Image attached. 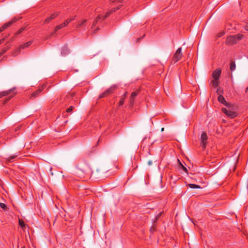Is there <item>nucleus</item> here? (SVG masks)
<instances>
[{"label":"nucleus","instance_id":"1","mask_svg":"<svg viewBox=\"0 0 248 248\" xmlns=\"http://www.w3.org/2000/svg\"><path fill=\"white\" fill-rule=\"evenodd\" d=\"M120 3H121V2H120L119 0H110L109 4H110V6L115 7L112 8L111 10L106 13L104 12V10H102L101 7H98L97 8H96L95 10V13L97 15V18L96 20L94 21V22L93 23L92 28L95 26L96 24L98 22L99 20H104L111 13L119 9L120 8V7L122 6V5L120 4Z\"/></svg>","mask_w":248,"mask_h":248},{"label":"nucleus","instance_id":"2","mask_svg":"<svg viewBox=\"0 0 248 248\" xmlns=\"http://www.w3.org/2000/svg\"><path fill=\"white\" fill-rule=\"evenodd\" d=\"M226 108H222V111L228 117L231 118H233L236 117L237 113L236 110L237 107L230 103L226 106Z\"/></svg>","mask_w":248,"mask_h":248},{"label":"nucleus","instance_id":"3","mask_svg":"<svg viewBox=\"0 0 248 248\" xmlns=\"http://www.w3.org/2000/svg\"><path fill=\"white\" fill-rule=\"evenodd\" d=\"M243 37V35L241 34H236L231 35L227 37L226 39V43L229 45H232L236 44L237 41L242 39Z\"/></svg>","mask_w":248,"mask_h":248},{"label":"nucleus","instance_id":"4","mask_svg":"<svg viewBox=\"0 0 248 248\" xmlns=\"http://www.w3.org/2000/svg\"><path fill=\"white\" fill-rule=\"evenodd\" d=\"M75 17L76 16L69 18L67 19H66L63 23L57 26L55 28V31H57L60 29H62V28L66 27L69 23H70L72 21L75 20Z\"/></svg>","mask_w":248,"mask_h":248},{"label":"nucleus","instance_id":"5","mask_svg":"<svg viewBox=\"0 0 248 248\" xmlns=\"http://www.w3.org/2000/svg\"><path fill=\"white\" fill-rule=\"evenodd\" d=\"M116 88L115 85H113L111 86L106 91H105L103 93H102L99 96V98H103L105 97L109 94L112 93Z\"/></svg>","mask_w":248,"mask_h":248},{"label":"nucleus","instance_id":"6","mask_svg":"<svg viewBox=\"0 0 248 248\" xmlns=\"http://www.w3.org/2000/svg\"><path fill=\"white\" fill-rule=\"evenodd\" d=\"M182 55H183V54L182 52V48L179 47L177 49V50L176 51V52H175V53L173 55V61H174L175 62H178L181 59Z\"/></svg>","mask_w":248,"mask_h":248},{"label":"nucleus","instance_id":"7","mask_svg":"<svg viewBox=\"0 0 248 248\" xmlns=\"http://www.w3.org/2000/svg\"><path fill=\"white\" fill-rule=\"evenodd\" d=\"M207 136L205 132H203L201 136V146L203 149L206 147V144L207 143Z\"/></svg>","mask_w":248,"mask_h":248},{"label":"nucleus","instance_id":"8","mask_svg":"<svg viewBox=\"0 0 248 248\" xmlns=\"http://www.w3.org/2000/svg\"><path fill=\"white\" fill-rule=\"evenodd\" d=\"M17 20V19L14 18V19L11 20V21L4 24L2 27L0 28V33L6 29H7V28L9 27L10 26H11V25L15 22H16V21Z\"/></svg>","mask_w":248,"mask_h":248},{"label":"nucleus","instance_id":"9","mask_svg":"<svg viewBox=\"0 0 248 248\" xmlns=\"http://www.w3.org/2000/svg\"><path fill=\"white\" fill-rule=\"evenodd\" d=\"M59 15L58 12H55L52 14L50 16L47 17L44 21V24L48 23L51 20L54 19Z\"/></svg>","mask_w":248,"mask_h":248},{"label":"nucleus","instance_id":"10","mask_svg":"<svg viewBox=\"0 0 248 248\" xmlns=\"http://www.w3.org/2000/svg\"><path fill=\"white\" fill-rule=\"evenodd\" d=\"M138 93L136 92H133L132 93L131 96L130 97V100H129V103H130V107H133L134 103V99L136 97V96L137 95Z\"/></svg>","mask_w":248,"mask_h":248},{"label":"nucleus","instance_id":"11","mask_svg":"<svg viewBox=\"0 0 248 248\" xmlns=\"http://www.w3.org/2000/svg\"><path fill=\"white\" fill-rule=\"evenodd\" d=\"M221 71L220 69L215 70L213 73V78L214 79H218L221 74Z\"/></svg>","mask_w":248,"mask_h":248},{"label":"nucleus","instance_id":"12","mask_svg":"<svg viewBox=\"0 0 248 248\" xmlns=\"http://www.w3.org/2000/svg\"><path fill=\"white\" fill-rule=\"evenodd\" d=\"M46 87L45 85H42L41 88L38 89L36 91L34 92L33 93H32L31 95V97H36L37 96V95L41 93V92L43 91V90Z\"/></svg>","mask_w":248,"mask_h":248},{"label":"nucleus","instance_id":"13","mask_svg":"<svg viewBox=\"0 0 248 248\" xmlns=\"http://www.w3.org/2000/svg\"><path fill=\"white\" fill-rule=\"evenodd\" d=\"M218 101L224 104L225 106L228 105L229 103H228L227 102V101H226L225 99L224 98V97L222 95H219L218 96Z\"/></svg>","mask_w":248,"mask_h":248},{"label":"nucleus","instance_id":"14","mask_svg":"<svg viewBox=\"0 0 248 248\" xmlns=\"http://www.w3.org/2000/svg\"><path fill=\"white\" fill-rule=\"evenodd\" d=\"M69 53V50L68 49L67 46L64 45L62 48L61 54L62 56H66Z\"/></svg>","mask_w":248,"mask_h":248},{"label":"nucleus","instance_id":"15","mask_svg":"<svg viewBox=\"0 0 248 248\" xmlns=\"http://www.w3.org/2000/svg\"><path fill=\"white\" fill-rule=\"evenodd\" d=\"M12 91V90H9L7 91H3L0 93V98L3 96H5L10 95Z\"/></svg>","mask_w":248,"mask_h":248},{"label":"nucleus","instance_id":"16","mask_svg":"<svg viewBox=\"0 0 248 248\" xmlns=\"http://www.w3.org/2000/svg\"><path fill=\"white\" fill-rule=\"evenodd\" d=\"M87 20L86 19H83L81 21L78 22L77 25V28H83Z\"/></svg>","mask_w":248,"mask_h":248},{"label":"nucleus","instance_id":"17","mask_svg":"<svg viewBox=\"0 0 248 248\" xmlns=\"http://www.w3.org/2000/svg\"><path fill=\"white\" fill-rule=\"evenodd\" d=\"M127 92H125L124 94L123 95V96L121 97L120 101H119V106H122L124 102V100H125V97L127 95Z\"/></svg>","mask_w":248,"mask_h":248},{"label":"nucleus","instance_id":"18","mask_svg":"<svg viewBox=\"0 0 248 248\" xmlns=\"http://www.w3.org/2000/svg\"><path fill=\"white\" fill-rule=\"evenodd\" d=\"M83 170L85 174H90L91 171L90 168L87 165L84 167Z\"/></svg>","mask_w":248,"mask_h":248},{"label":"nucleus","instance_id":"19","mask_svg":"<svg viewBox=\"0 0 248 248\" xmlns=\"http://www.w3.org/2000/svg\"><path fill=\"white\" fill-rule=\"evenodd\" d=\"M230 68V70L231 71H233L235 70V68H236V65H235V62H234L233 61H231Z\"/></svg>","mask_w":248,"mask_h":248},{"label":"nucleus","instance_id":"20","mask_svg":"<svg viewBox=\"0 0 248 248\" xmlns=\"http://www.w3.org/2000/svg\"><path fill=\"white\" fill-rule=\"evenodd\" d=\"M32 41H30L21 45L20 47L21 48H24L27 47L29 46L32 44Z\"/></svg>","mask_w":248,"mask_h":248},{"label":"nucleus","instance_id":"21","mask_svg":"<svg viewBox=\"0 0 248 248\" xmlns=\"http://www.w3.org/2000/svg\"><path fill=\"white\" fill-rule=\"evenodd\" d=\"M10 47V46L9 45L3 47L2 50L0 52V56L2 55Z\"/></svg>","mask_w":248,"mask_h":248},{"label":"nucleus","instance_id":"22","mask_svg":"<svg viewBox=\"0 0 248 248\" xmlns=\"http://www.w3.org/2000/svg\"><path fill=\"white\" fill-rule=\"evenodd\" d=\"M17 155H12L9 156L7 158V160L10 162H12L17 157Z\"/></svg>","mask_w":248,"mask_h":248},{"label":"nucleus","instance_id":"23","mask_svg":"<svg viewBox=\"0 0 248 248\" xmlns=\"http://www.w3.org/2000/svg\"><path fill=\"white\" fill-rule=\"evenodd\" d=\"M188 186L190 188H201L200 186H199V185H195V184H190L188 185Z\"/></svg>","mask_w":248,"mask_h":248},{"label":"nucleus","instance_id":"24","mask_svg":"<svg viewBox=\"0 0 248 248\" xmlns=\"http://www.w3.org/2000/svg\"><path fill=\"white\" fill-rule=\"evenodd\" d=\"M18 223L19 226L22 228H23L25 226L24 222L22 219H19Z\"/></svg>","mask_w":248,"mask_h":248},{"label":"nucleus","instance_id":"25","mask_svg":"<svg viewBox=\"0 0 248 248\" xmlns=\"http://www.w3.org/2000/svg\"><path fill=\"white\" fill-rule=\"evenodd\" d=\"M15 93H13L11 95L9 96L8 98H7L4 101L3 104H5L7 103V102H8L10 99H11V98H12L15 95Z\"/></svg>","mask_w":248,"mask_h":248},{"label":"nucleus","instance_id":"26","mask_svg":"<svg viewBox=\"0 0 248 248\" xmlns=\"http://www.w3.org/2000/svg\"><path fill=\"white\" fill-rule=\"evenodd\" d=\"M218 79H214L212 81V84L213 86L216 87H217L218 85V82L217 81Z\"/></svg>","mask_w":248,"mask_h":248},{"label":"nucleus","instance_id":"27","mask_svg":"<svg viewBox=\"0 0 248 248\" xmlns=\"http://www.w3.org/2000/svg\"><path fill=\"white\" fill-rule=\"evenodd\" d=\"M25 28L23 27L21 28L15 34V36H16L21 33L24 30Z\"/></svg>","mask_w":248,"mask_h":248},{"label":"nucleus","instance_id":"28","mask_svg":"<svg viewBox=\"0 0 248 248\" xmlns=\"http://www.w3.org/2000/svg\"><path fill=\"white\" fill-rule=\"evenodd\" d=\"M0 207L5 210L7 208L6 205L3 202H0Z\"/></svg>","mask_w":248,"mask_h":248},{"label":"nucleus","instance_id":"29","mask_svg":"<svg viewBox=\"0 0 248 248\" xmlns=\"http://www.w3.org/2000/svg\"><path fill=\"white\" fill-rule=\"evenodd\" d=\"M74 108V107L73 106H70L67 110H66V112H71L73 109Z\"/></svg>","mask_w":248,"mask_h":248},{"label":"nucleus","instance_id":"30","mask_svg":"<svg viewBox=\"0 0 248 248\" xmlns=\"http://www.w3.org/2000/svg\"><path fill=\"white\" fill-rule=\"evenodd\" d=\"M182 169L184 171H185L186 172H187L188 170L184 166H182Z\"/></svg>","mask_w":248,"mask_h":248},{"label":"nucleus","instance_id":"31","mask_svg":"<svg viewBox=\"0 0 248 248\" xmlns=\"http://www.w3.org/2000/svg\"><path fill=\"white\" fill-rule=\"evenodd\" d=\"M4 38L0 40V45L4 42Z\"/></svg>","mask_w":248,"mask_h":248},{"label":"nucleus","instance_id":"32","mask_svg":"<svg viewBox=\"0 0 248 248\" xmlns=\"http://www.w3.org/2000/svg\"><path fill=\"white\" fill-rule=\"evenodd\" d=\"M178 161L179 162V165L181 166V167H182V166H183V165L182 164V163L180 162V161L179 159H178Z\"/></svg>","mask_w":248,"mask_h":248},{"label":"nucleus","instance_id":"33","mask_svg":"<svg viewBox=\"0 0 248 248\" xmlns=\"http://www.w3.org/2000/svg\"><path fill=\"white\" fill-rule=\"evenodd\" d=\"M178 161L179 162V165L181 166V167H182V166H183V165L182 164V163L180 162V161L179 159H178Z\"/></svg>","mask_w":248,"mask_h":248},{"label":"nucleus","instance_id":"34","mask_svg":"<svg viewBox=\"0 0 248 248\" xmlns=\"http://www.w3.org/2000/svg\"><path fill=\"white\" fill-rule=\"evenodd\" d=\"M162 212H160L157 216L156 219L161 215Z\"/></svg>","mask_w":248,"mask_h":248},{"label":"nucleus","instance_id":"35","mask_svg":"<svg viewBox=\"0 0 248 248\" xmlns=\"http://www.w3.org/2000/svg\"><path fill=\"white\" fill-rule=\"evenodd\" d=\"M149 165H151L152 164V162L151 161L148 162Z\"/></svg>","mask_w":248,"mask_h":248},{"label":"nucleus","instance_id":"36","mask_svg":"<svg viewBox=\"0 0 248 248\" xmlns=\"http://www.w3.org/2000/svg\"><path fill=\"white\" fill-rule=\"evenodd\" d=\"M223 35V33H221V34H220V35H219V37H220V36H222Z\"/></svg>","mask_w":248,"mask_h":248},{"label":"nucleus","instance_id":"37","mask_svg":"<svg viewBox=\"0 0 248 248\" xmlns=\"http://www.w3.org/2000/svg\"><path fill=\"white\" fill-rule=\"evenodd\" d=\"M14 40V37L12 39H11V41H13Z\"/></svg>","mask_w":248,"mask_h":248},{"label":"nucleus","instance_id":"38","mask_svg":"<svg viewBox=\"0 0 248 248\" xmlns=\"http://www.w3.org/2000/svg\"><path fill=\"white\" fill-rule=\"evenodd\" d=\"M164 130V128H162L161 131H163Z\"/></svg>","mask_w":248,"mask_h":248},{"label":"nucleus","instance_id":"39","mask_svg":"<svg viewBox=\"0 0 248 248\" xmlns=\"http://www.w3.org/2000/svg\"><path fill=\"white\" fill-rule=\"evenodd\" d=\"M13 55L14 56H15L16 55V54H15V53H14Z\"/></svg>","mask_w":248,"mask_h":248},{"label":"nucleus","instance_id":"40","mask_svg":"<svg viewBox=\"0 0 248 248\" xmlns=\"http://www.w3.org/2000/svg\"><path fill=\"white\" fill-rule=\"evenodd\" d=\"M21 248H26L25 247H23Z\"/></svg>","mask_w":248,"mask_h":248}]
</instances>
